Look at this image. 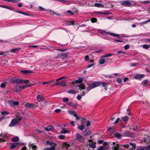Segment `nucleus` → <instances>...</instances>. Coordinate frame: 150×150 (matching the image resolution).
Here are the masks:
<instances>
[{
	"label": "nucleus",
	"instance_id": "0e129e2a",
	"mask_svg": "<svg viewBox=\"0 0 150 150\" xmlns=\"http://www.w3.org/2000/svg\"><path fill=\"white\" fill-rule=\"evenodd\" d=\"M9 103L10 104V105H11L12 106H13L14 104L13 103V102L12 101L10 100L9 101Z\"/></svg>",
	"mask_w": 150,
	"mask_h": 150
},
{
	"label": "nucleus",
	"instance_id": "4c0bfd02",
	"mask_svg": "<svg viewBox=\"0 0 150 150\" xmlns=\"http://www.w3.org/2000/svg\"><path fill=\"white\" fill-rule=\"evenodd\" d=\"M121 146H122L123 147L126 148H128L129 147V145L128 144H124V145H121Z\"/></svg>",
	"mask_w": 150,
	"mask_h": 150
},
{
	"label": "nucleus",
	"instance_id": "9b49d317",
	"mask_svg": "<svg viewBox=\"0 0 150 150\" xmlns=\"http://www.w3.org/2000/svg\"><path fill=\"white\" fill-rule=\"evenodd\" d=\"M8 136L6 134H5L3 136V138H0V143L5 141L7 139Z\"/></svg>",
	"mask_w": 150,
	"mask_h": 150
},
{
	"label": "nucleus",
	"instance_id": "3c124183",
	"mask_svg": "<svg viewBox=\"0 0 150 150\" xmlns=\"http://www.w3.org/2000/svg\"><path fill=\"white\" fill-rule=\"evenodd\" d=\"M74 116L76 117V119L79 120L80 119V117L78 116L77 114H75V115H74Z\"/></svg>",
	"mask_w": 150,
	"mask_h": 150
},
{
	"label": "nucleus",
	"instance_id": "aec40b11",
	"mask_svg": "<svg viewBox=\"0 0 150 150\" xmlns=\"http://www.w3.org/2000/svg\"><path fill=\"white\" fill-rule=\"evenodd\" d=\"M68 132V130L64 128H63L62 129V131L60 132V133L62 134H66Z\"/></svg>",
	"mask_w": 150,
	"mask_h": 150
},
{
	"label": "nucleus",
	"instance_id": "9d476101",
	"mask_svg": "<svg viewBox=\"0 0 150 150\" xmlns=\"http://www.w3.org/2000/svg\"><path fill=\"white\" fill-rule=\"evenodd\" d=\"M70 146V144L64 142L62 144V147L63 149L65 148L67 149L68 148V147Z\"/></svg>",
	"mask_w": 150,
	"mask_h": 150
},
{
	"label": "nucleus",
	"instance_id": "13d9d810",
	"mask_svg": "<svg viewBox=\"0 0 150 150\" xmlns=\"http://www.w3.org/2000/svg\"><path fill=\"white\" fill-rule=\"evenodd\" d=\"M103 50H96L94 51V53H100L101 52L103 51Z\"/></svg>",
	"mask_w": 150,
	"mask_h": 150
},
{
	"label": "nucleus",
	"instance_id": "ddd939ff",
	"mask_svg": "<svg viewBox=\"0 0 150 150\" xmlns=\"http://www.w3.org/2000/svg\"><path fill=\"white\" fill-rule=\"evenodd\" d=\"M37 99L39 102L42 101L44 100V97L42 96L38 95L37 96Z\"/></svg>",
	"mask_w": 150,
	"mask_h": 150
},
{
	"label": "nucleus",
	"instance_id": "774afa93",
	"mask_svg": "<svg viewBox=\"0 0 150 150\" xmlns=\"http://www.w3.org/2000/svg\"><path fill=\"white\" fill-rule=\"evenodd\" d=\"M13 103L14 105H16L19 104V103L18 101H15L13 102Z\"/></svg>",
	"mask_w": 150,
	"mask_h": 150
},
{
	"label": "nucleus",
	"instance_id": "a19ab883",
	"mask_svg": "<svg viewBox=\"0 0 150 150\" xmlns=\"http://www.w3.org/2000/svg\"><path fill=\"white\" fill-rule=\"evenodd\" d=\"M52 82H53V81H51L49 82H42V83L43 85H45L46 84L50 83Z\"/></svg>",
	"mask_w": 150,
	"mask_h": 150
},
{
	"label": "nucleus",
	"instance_id": "ea45409f",
	"mask_svg": "<svg viewBox=\"0 0 150 150\" xmlns=\"http://www.w3.org/2000/svg\"><path fill=\"white\" fill-rule=\"evenodd\" d=\"M112 55V54H106L102 57V58H105L107 57H109L111 56Z\"/></svg>",
	"mask_w": 150,
	"mask_h": 150
},
{
	"label": "nucleus",
	"instance_id": "4be33fe9",
	"mask_svg": "<svg viewBox=\"0 0 150 150\" xmlns=\"http://www.w3.org/2000/svg\"><path fill=\"white\" fill-rule=\"evenodd\" d=\"M11 140L13 142H17L19 141V138L17 137H15L12 138L11 139Z\"/></svg>",
	"mask_w": 150,
	"mask_h": 150
},
{
	"label": "nucleus",
	"instance_id": "58836bf2",
	"mask_svg": "<svg viewBox=\"0 0 150 150\" xmlns=\"http://www.w3.org/2000/svg\"><path fill=\"white\" fill-rule=\"evenodd\" d=\"M35 84H29V85H24V87H25V88L26 87H30L33 86L35 85Z\"/></svg>",
	"mask_w": 150,
	"mask_h": 150
},
{
	"label": "nucleus",
	"instance_id": "37998d69",
	"mask_svg": "<svg viewBox=\"0 0 150 150\" xmlns=\"http://www.w3.org/2000/svg\"><path fill=\"white\" fill-rule=\"evenodd\" d=\"M97 19L95 18H92L91 20V21L92 23H94L96 22Z\"/></svg>",
	"mask_w": 150,
	"mask_h": 150
},
{
	"label": "nucleus",
	"instance_id": "5701e85b",
	"mask_svg": "<svg viewBox=\"0 0 150 150\" xmlns=\"http://www.w3.org/2000/svg\"><path fill=\"white\" fill-rule=\"evenodd\" d=\"M78 86L80 88L82 89H84L85 88V86L84 83H82L81 84L79 85H78Z\"/></svg>",
	"mask_w": 150,
	"mask_h": 150
},
{
	"label": "nucleus",
	"instance_id": "8fccbe9b",
	"mask_svg": "<svg viewBox=\"0 0 150 150\" xmlns=\"http://www.w3.org/2000/svg\"><path fill=\"white\" fill-rule=\"evenodd\" d=\"M60 85L62 86H65V81H62Z\"/></svg>",
	"mask_w": 150,
	"mask_h": 150
},
{
	"label": "nucleus",
	"instance_id": "2eb2a0df",
	"mask_svg": "<svg viewBox=\"0 0 150 150\" xmlns=\"http://www.w3.org/2000/svg\"><path fill=\"white\" fill-rule=\"evenodd\" d=\"M20 144L19 143H13V144H12L10 147V148L12 149H13L15 147L17 146H19Z\"/></svg>",
	"mask_w": 150,
	"mask_h": 150
},
{
	"label": "nucleus",
	"instance_id": "864d4df0",
	"mask_svg": "<svg viewBox=\"0 0 150 150\" xmlns=\"http://www.w3.org/2000/svg\"><path fill=\"white\" fill-rule=\"evenodd\" d=\"M6 86V83H3L1 85V88H4Z\"/></svg>",
	"mask_w": 150,
	"mask_h": 150
},
{
	"label": "nucleus",
	"instance_id": "338daca9",
	"mask_svg": "<svg viewBox=\"0 0 150 150\" xmlns=\"http://www.w3.org/2000/svg\"><path fill=\"white\" fill-rule=\"evenodd\" d=\"M6 53V52H0V55H2L3 56V57L5 56L6 55V54H5L4 53Z\"/></svg>",
	"mask_w": 150,
	"mask_h": 150
},
{
	"label": "nucleus",
	"instance_id": "393cba45",
	"mask_svg": "<svg viewBox=\"0 0 150 150\" xmlns=\"http://www.w3.org/2000/svg\"><path fill=\"white\" fill-rule=\"evenodd\" d=\"M94 5L98 7H103L104 6L103 4L100 3H96L94 4Z\"/></svg>",
	"mask_w": 150,
	"mask_h": 150
},
{
	"label": "nucleus",
	"instance_id": "cd10ccee",
	"mask_svg": "<svg viewBox=\"0 0 150 150\" xmlns=\"http://www.w3.org/2000/svg\"><path fill=\"white\" fill-rule=\"evenodd\" d=\"M67 104L72 107L74 108L76 106L73 103L71 102H69Z\"/></svg>",
	"mask_w": 150,
	"mask_h": 150
},
{
	"label": "nucleus",
	"instance_id": "473e14b6",
	"mask_svg": "<svg viewBox=\"0 0 150 150\" xmlns=\"http://www.w3.org/2000/svg\"><path fill=\"white\" fill-rule=\"evenodd\" d=\"M78 128L79 129L82 131L85 128L84 126L82 125L78 126Z\"/></svg>",
	"mask_w": 150,
	"mask_h": 150
},
{
	"label": "nucleus",
	"instance_id": "b1692460",
	"mask_svg": "<svg viewBox=\"0 0 150 150\" xmlns=\"http://www.w3.org/2000/svg\"><path fill=\"white\" fill-rule=\"evenodd\" d=\"M106 60L104 59H101L99 60V63L100 64H104L106 61Z\"/></svg>",
	"mask_w": 150,
	"mask_h": 150
},
{
	"label": "nucleus",
	"instance_id": "6e6d98bb",
	"mask_svg": "<svg viewBox=\"0 0 150 150\" xmlns=\"http://www.w3.org/2000/svg\"><path fill=\"white\" fill-rule=\"evenodd\" d=\"M67 12L70 14V15H72L74 14V13L70 10L67 11Z\"/></svg>",
	"mask_w": 150,
	"mask_h": 150
},
{
	"label": "nucleus",
	"instance_id": "f3484780",
	"mask_svg": "<svg viewBox=\"0 0 150 150\" xmlns=\"http://www.w3.org/2000/svg\"><path fill=\"white\" fill-rule=\"evenodd\" d=\"M54 129V127L53 126H48L47 127H45V130L47 131H49Z\"/></svg>",
	"mask_w": 150,
	"mask_h": 150
},
{
	"label": "nucleus",
	"instance_id": "79ce46f5",
	"mask_svg": "<svg viewBox=\"0 0 150 150\" xmlns=\"http://www.w3.org/2000/svg\"><path fill=\"white\" fill-rule=\"evenodd\" d=\"M104 150V147L103 146H101L99 147L97 150Z\"/></svg>",
	"mask_w": 150,
	"mask_h": 150
},
{
	"label": "nucleus",
	"instance_id": "5fc2aeb1",
	"mask_svg": "<svg viewBox=\"0 0 150 150\" xmlns=\"http://www.w3.org/2000/svg\"><path fill=\"white\" fill-rule=\"evenodd\" d=\"M84 135L86 136L87 135H89L90 134V132H86V131H85L84 132Z\"/></svg>",
	"mask_w": 150,
	"mask_h": 150
},
{
	"label": "nucleus",
	"instance_id": "c756f323",
	"mask_svg": "<svg viewBox=\"0 0 150 150\" xmlns=\"http://www.w3.org/2000/svg\"><path fill=\"white\" fill-rule=\"evenodd\" d=\"M116 137L118 139H120L122 137V135L120 134L119 133H116L115 134Z\"/></svg>",
	"mask_w": 150,
	"mask_h": 150
},
{
	"label": "nucleus",
	"instance_id": "f704fd0d",
	"mask_svg": "<svg viewBox=\"0 0 150 150\" xmlns=\"http://www.w3.org/2000/svg\"><path fill=\"white\" fill-rule=\"evenodd\" d=\"M65 137V136L64 135H61L58 137V138L59 139H64Z\"/></svg>",
	"mask_w": 150,
	"mask_h": 150
},
{
	"label": "nucleus",
	"instance_id": "20e7f679",
	"mask_svg": "<svg viewBox=\"0 0 150 150\" xmlns=\"http://www.w3.org/2000/svg\"><path fill=\"white\" fill-rule=\"evenodd\" d=\"M76 137L77 140L80 142H83L84 140V138L78 133L76 134Z\"/></svg>",
	"mask_w": 150,
	"mask_h": 150
},
{
	"label": "nucleus",
	"instance_id": "a211bd4d",
	"mask_svg": "<svg viewBox=\"0 0 150 150\" xmlns=\"http://www.w3.org/2000/svg\"><path fill=\"white\" fill-rule=\"evenodd\" d=\"M129 146H132L130 149V150H134L136 148V144L135 143L132 144L131 143H129Z\"/></svg>",
	"mask_w": 150,
	"mask_h": 150
},
{
	"label": "nucleus",
	"instance_id": "09e8293b",
	"mask_svg": "<svg viewBox=\"0 0 150 150\" xmlns=\"http://www.w3.org/2000/svg\"><path fill=\"white\" fill-rule=\"evenodd\" d=\"M6 1L9 2H17L19 1L17 0H6Z\"/></svg>",
	"mask_w": 150,
	"mask_h": 150
},
{
	"label": "nucleus",
	"instance_id": "72a5a7b5",
	"mask_svg": "<svg viewBox=\"0 0 150 150\" xmlns=\"http://www.w3.org/2000/svg\"><path fill=\"white\" fill-rule=\"evenodd\" d=\"M122 120L124 121H127L128 120V117L125 116L122 118Z\"/></svg>",
	"mask_w": 150,
	"mask_h": 150
},
{
	"label": "nucleus",
	"instance_id": "4468645a",
	"mask_svg": "<svg viewBox=\"0 0 150 150\" xmlns=\"http://www.w3.org/2000/svg\"><path fill=\"white\" fill-rule=\"evenodd\" d=\"M46 143L52 146H56L57 144L55 143H54L53 142L50 141H47L46 142Z\"/></svg>",
	"mask_w": 150,
	"mask_h": 150
},
{
	"label": "nucleus",
	"instance_id": "c85d7f7f",
	"mask_svg": "<svg viewBox=\"0 0 150 150\" xmlns=\"http://www.w3.org/2000/svg\"><path fill=\"white\" fill-rule=\"evenodd\" d=\"M55 148L54 146H51L50 148H45L44 150H54Z\"/></svg>",
	"mask_w": 150,
	"mask_h": 150
},
{
	"label": "nucleus",
	"instance_id": "dca6fc26",
	"mask_svg": "<svg viewBox=\"0 0 150 150\" xmlns=\"http://www.w3.org/2000/svg\"><path fill=\"white\" fill-rule=\"evenodd\" d=\"M104 34H105V35H107L108 34L109 35H111L112 36H115L116 37H119L120 36L119 34H114L113 33L106 32V31H105V33H104Z\"/></svg>",
	"mask_w": 150,
	"mask_h": 150
},
{
	"label": "nucleus",
	"instance_id": "f8f14e48",
	"mask_svg": "<svg viewBox=\"0 0 150 150\" xmlns=\"http://www.w3.org/2000/svg\"><path fill=\"white\" fill-rule=\"evenodd\" d=\"M140 150H150V145L140 147Z\"/></svg>",
	"mask_w": 150,
	"mask_h": 150
},
{
	"label": "nucleus",
	"instance_id": "4d7b16f0",
	"mask_svg": "<svg viewBox=\"0 0 150 150\" xmlns=\"http://www.w3.org/2000/svg\"><path fill=\"white\" fill-rule=\"evenodd\" d=\"M82 96L81 95L80 96V95H78V96H77V99L79 100H80L81 99V98H82Z\"/></svg>",
	"mask_w": 150,
	"mask_h": 150
},
{
	"label": "nucleus",
	"instance_id": "412c9836",
	"mask_svg": "<svg viewBox=\"0 0 150 150\" xmlns=\"http://www.w3.org/2000/svg\"><path fill=\"white\" fill-rule=\"evenodd\" d=\"M82 79L80 78L78 80H75L74 82H73V84H74V83H81L82 82Z\"/></svg>",
	"mask_w": 150,
	"mask_h": 150
},
{
	"label": "nucleus",
	"instance_id": "423d86ee",
	"mask_svg": "<svg viewBox=\"0 0 150 150\" xmlns=\"http://www.w3.org/2000/svg\"><path fill=\"white\" fill-rule=\"evenodd\" d=\"M14 83H18L19 84H24V80L22 79H16L14 81Z\"/></svg>",
	"mask_w": 150,
	"mask_h": 150
},
{
	"label": "nucleus",
	"instance_id": "6ab92c4d",
	"mask_svg": "<svg viewBox=\"0 0 150 150\" xmlns=\"http://www.w3.org/2000/svg\"><path fill=\"white\" fill-rule=\"evenodd\" d=\"M22 73L23 74H30L32 73L33 71L31 70H22L21 71Z\"/></svg>",
	"mask_w": 150,
	"mask_h": 150
},
{
	"label": "nucleus",
	"instance_id": "39448f33",
	"mask_svg": "<svg viewBox=\"0 0 150 150\" xmlns=\"http://www.w3.org/2000/svg\"><path fill=\"white\" fill-rule=\"evenodd\" d=\"M25 88L24 86L18 85L17 86L15 89L16 91H19Z\"/></svg>",
	"mask_w": 150,
	"mask_h": 150
},
{
	"label": "nucleus",
	"instance_id": "a878e982",
	"mask_svg": "<svg viewBox=\"0 0 150 150\" xmlns=\"http://www.w3.org/2000/svg\"><path fill=\"white\" fill-rule=\"evenodd\" d=\"M89 146L93 148H95L96 147L95 143H91L89 144Z\"/></svg>",
	"mask_w": 150,
	"mask_h": 150
},
{
	"label": "nucleus",
	"instance_id": "c03bdc74",
	"mask_svg": "<svg viewBox=\"0 0 150 150\" xmlns=\"http://www.w3.org/2000/svg\"><path fill=\"white\" fill-rule=\"evenodd\" d=\"M69 99L67 98H65L63 99V101L64 102H67L69 101Z\"/></svg>",
	"mask_w": 150,
	"mask_h": 150
},
{
	"label": "nucleus",
	"instance_id": "7ed1b4c3",
	"mask_svg": "<svg viewBox=\"0 0 150 150\" xmlns=\"http://www.w3.org/2000/svg\"><path fill=\"white\" fill-rule=\"evenodd\" d=\"M119 145L116 143L115 142H113L112 144V150H119Z\"/></svg>",
	"mask_w": 150,
	"mask_h": 150
},
{
	"label": "nucleus",
	"instance_id": "6e6552de",
	"mask_svg": "<svg viewBox=\"0 0 150 150\" xmlns=\"http://www.w3.org/2000/svg\"><path fill=\"white\" fill-rule=\"evenodd\" d=\"M132 4L129 1H123L121 4V5L123 6H130Z\"/></svg>",
	"mask_w": 150,
	"mask_h": 150
},
{
	"label": "nucleus",
	"instance_id": "c9c22d12",
	"mask_svg": "<svg viewBox=\"0 0 150 150\" xmlns=\"http://www.w3.org/2000/svg\"><path fill=\"white\" fill-rule=\"evenodd\" d=\"M61 57H67V54L66 53H62L60 54Z\"/></svg>",
	"mask_w": 150,
	"mask_h": 150
},
{
	"label": "nucleus",
	"instance_id": "680f3d73",
	"mask_svg": "<svg viewBox=\"0 0 150 150\" xmlns=\"http://www.w3.org/2000/svg\"><path fill=\"white\" fill-rule=\"evenodd\" d=\"M117 81L119 83H121L122 82V80L121 79L119 78L117 79Z\"/></svg>",
	"mask_w": 150,
	"mask_h": 150
},
{
	"label": "nucleus",
	"instance_id": "052dcab7",
	"mask_svg": "<svg viewBox=\"0 0 150 150\" xmlns=\"http://www.w3.org/2000/svg\"><path fill=\"white\" fill-rule=\"evenodd\" d=\"M129 48V46L128 45H126L124 47L125 49L127 50Z\"/></svg>",
	"mask_w": 150,
	"mask_h": 150
},
{
	"label": "nucleus",
	"instance_id": "2f4dec72",
	"mask_svg": "<svg viewBox=\"0 0 150 150\" xmlns=\"http://www.w3.org/2000/svg\"><path fill=\"white\" fill-rule=\"evenodd\" d=\"M67 92L68 93L74 94L76 92V91L75 90H71L68 91Z\"/></svg>",
	"mask_w": 150,
	"mask_h": 150
},
{
	"label": "nucleus",
	"instance_id": "de8ad7c7",
	"mask_svg": "<svg viewBox=\"0 0 150 150\" xmlns=\"http://www.w3.org/2000/svg\"><path fill=\"white\" fill-rule=\"evenodd\" d=\"M120 119L119 118H117L116 120L114 122V124H115L117 123H118L119 121L120 120Z\"/></svg>",
	"mask_w": 150,
	"mask_h": 150
},
{
	"label": "nucleus",
	"instance_id": "f257e3e1",
	"mask_svg": "<svg viewBox=\"0 0 150 150\" xmlns=\"http://www.w3.org/2000/svg\"><path fill=\"white\" fill-rule=\"evenodd\" d=\"M101 84L102 85L103 87H104V89L105 90H107L108 84L102 81H96L93 83L89 84H88V86L87 87V90L88 91H89L94 88L98 86Z\"/></svg>",
	"mask_w": 150,
	"mask_h": 150
},
{
	"label": "nucleus",
	"instance_id": "1a4fd4ad",
	"mask_svg": "<svg viewBox=\"0 0 150 150\" xmlns=\"http://www.w3.org/2000/svg\"><path fill=\"white\" fill-rule=\"evenodd\" d=\"M25 106L26 107L29 108L35 107L34 105L32 103H27L25 104Z\"/></svg>",
	"mask_w": 150,
	"mask_h": 150
},
{
	"label": "nucleus",
	"instance_id": "0eeeda50",
	"mask_svg": "<svg viewBox=\"0 0 150 150\" xmlns=\"http://www.w3.org/2000/svg\"><path fill=\"white\" fill-rule=\"evenodd\" d=\"M144 74H137L135 76L134 78L135 79L140 80L141 79L144 77Z\"/></svg>",
	"mask_w": 150,
	"mask_h": 150
},
{
	"label": "nucleus",
	"instance_id": "e2e57ef3",
	"mask_svg": "<svg viewBox=\"0 0 150 150\" xmlns=\"http://www.w3.org/2000/svg\"><path fill=\"white\" fill-rule=\"evenodd\" d=\"M60 57H61V56L60 55V54H59L56 57H54V58L57 59H59V58H60Z\"/></svg>",
	"mask_w": 150,
	"mask_h": 150
},
{
	"label": "nucleus",
	"instance_id": "7c9ffc66",
	"mask_svg": "<svg viewBox=\"0 0 150 150\" xmlns=\"http://www.w3.org/2000/svg\"><path fill=\"white\" fill-rule=\"evenodd\" d=\"M124 135L125 136H129V133L128 131H125L123 132Z\"/></svg>",
	"mask_w": 150,
	"mask_h": 150
},
{
	"label": "nucleus",
	"instance_id": "a18cd8bd",
	"mask_svg": "<svg viewBox=\"0 0 150 150\" xmlns=\"http://www.w3.org/2000/svg\"><path fill=\"white\" fill-rule=\"evenodd\" d=\"M1 114L3 115H8L9 113L6 111H3L1 112Z\"/></svg>",
	"mask_w": 150,
	"mask_h": 150
},
{
	"label": "nucleus",
	"instance_id": "603ef678",
	"mask_svg": "<svg viewBox=\"0 0 150 150\" xmlns=\"http://www.w3.org/2000/svg\"><path fill=\"white\" fill-rule=\"evenodd\" d=\"M86 124V125L87 127L90 126L91 125V123L89 121H87Z\"/></svg>",
	"mask_w": 150,
	"mask_h": 150
},
{
	"label": "nucleus",
	"instance_id": "f03ea898",
	"mask_svg": "<svg viewBox=\"0 0 150 150\" xmlns=\"http://www.w3.org/2000/svg\"><path fill=\"white\" fill-rule=\"evenodd\" d=\"M15 116V119H12L9 125V126L10 127L18 125L19 121L22 118L20 114L18 113H16V114Z\"/></svg>",
	"mask_w": 150,
	"mask_h": 150
},
{
	"label": "nucleus",
	"instance_id": "bb28decb",
	"mask_svg": "<svg viewBox=\"0 0 150 150\" xmlns=\"http://www.w3.org/2000/svg\"><path fill=\"white\" fill-rule=\"evenodd\" d=\"M30 145L29 146V147H31L32 148L33 150H36L37 148V147L35 145H33L32 144H30Z\"/></svg>",
	"mask_w": 150,
	"mask_h": 150
},
{
	"label": "nucleus",
	"instance_id": "49530a36",
	"mask_svg": "<svg viewBox=\"0 0 150 150\" xmlns=\"http://www.w3.org/2000/svg\"><path fill=\"white\" fill-rule=\"evenodd\" d=\"M68 112L69 114H73L74 115H75V114H76V113L75 112V111L74 110L72 111H68Z\"/></svg>",
	"mask_w": 150,
	"mask_h": 150
},
{
	"label": "nucleus",
	"instance_id": "69168bd1",
	"mask_svg": "<svg viewBox=\"0 0 150 150\" xmlns=\"http://www.w3.org/2000/svg\"><path fill=\"white\" fill-rule=\"evenodd\" d=\"M85 59L86 61H88L89 60V57L87 55L86 56L85 58Z\"/></svg>",
	"mask_w": 150,
	"mask_h": 150
},
{
	"label": "nucleus",
	"instance_id": "e433bc0d",
	"mask_svg": "<svg viewBox=\"0 0 150 150\" xmlns=\"http://www.w3.org/2000/svg\"><path fill=\"white\" fill-rule=\"evenodd\" d=\"M145 49H148L149 48V45H144L142 46Z\"/></svg>",
	"mask_w": 150,
	"mask_h": 150
},
{
	"label": "nucleus",
	"instance_id": "bf43d9fd",
	"mask_svg": "<svg viewBox=\"0 0 150 150\" xmlns=\"http://www.w3.org/2000/svg\"><path fill=\"white\" fill-rule=\"evenodd\" d=\"M142 83L144 85L147 84L148 83L147 80H145L142 82Z\"/></svg>",
	"mask_w": 150,
	"mask_h": 150
}]
</instances>
